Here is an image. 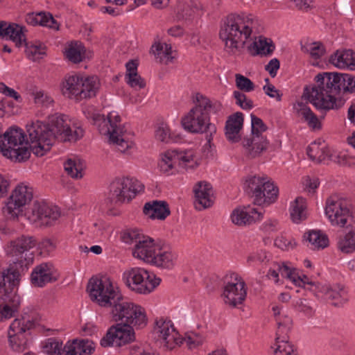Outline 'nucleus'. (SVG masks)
Masks as SVG:
<instances>
[{
  "label": "nucleus",
  "mask_w": 355,
  "mask_h": 355,
  "mask_svg": "<svg viewBox=\"0 0 355 355\" xmlns=\"http://www.w3.org/2000/svg\"><path fill=\"white\" fill-rule=\"evenodd\" d=\"M26 46V54L28 59L35 61L45 54V46L40 42L31 43L23 42Z\"/></svg>",
  "instance_id": "49"
},
{
  "label": "nucleus",
  "mask_w": 355,
  "mask_h": 355,
  "mask_svg": "<svg viewBox=\"0 0 355 355\" xmlns=\"http://www.w3.org/2000/svg\"><path fill=\"white\" fill-rule=\"evenodd\" d=\"M324 291V295L327 299L332 301L331 304L335 306H340L345 304L348 300L347 291L341 286H336L333 288L327 286L321 287Z\"/></svg>",
  "instance_id": "35"
},
{
  "label": "nucleus",
  "mask_w": 355,
  "mask_h": 355,
  "mask_svg": "<svg viewBox=\"0 0 355 355\" xmlns=\"http://www.w3.org/2000/svg\"><path fill=\"white\" fill-rule=\"evenodd\" d=\"M26 215L31 223L49 226L58 219L60 213L57 207L49 206L43 202H35Z\"/></svg>",
  "instance_id": "16"
},
{
  "label": "nucleus",
  "mask_w": 355,
  "mask_h": 355,
  "mask_svg": "<svg viewBox=\"0 0 355 355\" xmlns=\"http://www.w3.org/2000/svg\"><path fill=\"white\" fill-rule=\"evenodd\" d=\"M261 216V213L254 208H248L245 210L236 209L233 211L231 219L234 224L243 226L250 225Z\"/></svg>",
  "instance_id": "30"
},
{
  "label": "nucleus",
  "mask_w": 355,
  "mask_h": 355,
  "mask_svg": "<svg viewBox=\"0 0 355 355\" xmlns=\"http://www.w3.org/2000/svg\"><path fill=\"white\" fill-rule=\"evenodd\" d=\"M291 327L277 326L275 343L274 345L275 355H297L293 346L288 340V334Z\"/></svg>",
  "instance_id": "22"
},
{
  "label": "nucleus",
  "mask_w": 355,
  "mask_h": 355,
  "mask_svg": "<svg viewBox=\"0 0 355 355\" xmlns=\"http://www.w3.org/2000/svg\"><path fill=\"white\" fill-rule=\"evenodd\" d=\"M270 255L268 252L263 250H259L250 254L247 257V262L249 264L256 261L267 263L270 261Z\"/></svg>",
  "instance_id": "59"
},
{
  "label": "nucleus",
  "mask_w": 355,
  "mask_h": 355,
  "mask_svg": "<svg viewBox=\"0 0 355 355\" xmlns=\"http://www.w3.org/2000/svg\"><path fill=\"white\" fill-rule=\"evenodd\" d=\"M33 198V189L25 184L18 185L7 200L2 211L7 217L16 218L21 207L28 203Z\"/></svg>",
  "instance_id": "15"
},
{
  "label": "nucleus",
  "mask_w": 355,
  "mask_h": 355,
  "mask_svg": "<svg viewBox=\"0 0 355 355\" xmlns=\"http://www.w3.org/2000/svg\"><path fill=\"white\" fill-rule=\"evenodd\" d=\"M144 188V186L134 178H116L110 184L107 200L112 205L129 202Z\"/></svg>",
  "instance_id": "10"
},
{
  "label": "nucleus",
  "mask_w": 355,
  "mask_h": 355,
  "mask_svg": "<svg viewBox=\"0 0 355 355\" xmlns=\"http://www.w3.org/2000/svg\"><path fill=\"white\" fill-rule=\"evenodd\" d=\"M309 242L308 246L313 250L323 249L328 245L329 239L327 236L320 231H310L307 236H304Z\"/></svg>",
  "instance_id": "44"
},
{
  "label": "nucleus",
  "mask_w": 355,
  "mask_h": 355,
  "mask_svg": "<svg viewBox=\"0 0 355 355\" xmlns=\"http://www.w3.org/2000/svg\"><path fill=\"white\" fill-rule=\"evenodd\" d=\"M94 350L92 342L88 340L68 341L63 347L65 355H90Z\"/></svg>",
  "instance_id": "31"
},
{
  "label": "nucleus",
  "mask_w": 355,
  "mask_h": 355,
  "mask_svg": "<svg viewBox=\"0 0 355 355\" xmlns=\"http://www.w3.org/2000/svg\"><path fill=\"white\" fill-rule=\"evenodd\" d=\"M78 100L94 97L100 89V81L96 76L81 78Z\"/></svg>",
  "instance_id": "33"
},
{
  "label": "nucleus",
  "mask_w": 355,
  "mask_h": 355,
  "mask_svg": "<svg viewBox=\"0 0 355 355\" xmlns=\"http://www.w3.org/2000/svg\"><path fill=\"white\" fill-rule=\"evenodd\" d=\"M269 180L267 178L260 176H250L245 182V189L247 193L252 195L253 198L264 187Z\"/></svg>",
  "instance_id": "43"
},
{
  "label": "nucleus",
  "mask_w": 355,
  "mask_h": 355,
  "mask_svg": "<svg viewBox=\"0 0 355 355\" xmlns=\"http://www.w3.org/2000/svg\"><path fill=\"white\" fill-rule=\"evenodd\" d=\"M252 44L257 53L260 55L270 54L275 49V46L266 38L260 37L258 40L254 41Z\"/></svg>",
  "instance_id": "53"
},
{
  "label": "nucleus",
  "mask_w": 355,
  "mask_h": 355,
  "mask_svg": "<svg viewBox=\"0 0 355 355\" xmlns=\"http://www.w3.org/2000/svg\"><path fill=\"white\" fill-rule=\"evenodd\" d=\"M303 50L309 53L310 57L314 60H318L325 54V48L320 42H314L306 44Z\"/></svg>",
  "instance_id": "50"
},
{
  "label": "nucleus",
  "mask_w": 355,
  "mask_h": 355,
  "mask_svg": "<svg viewBox=\"0 0 355 355\" xmlns=\"http://www.w3.org/2000/svg\"><path fill=\"white\" fill-rule=\"evenodd\" d=\"M150 52L154 55L156 61L159 63L168 64L173 61L171 44L166 43H155L151 47Z\"/></svg>",
  "instance_id": "37"
},
{
  "label": "nucleus",
  "mask_w": 355,
  "mask_h": 355,
  "mask_svg": "<svg viewBox=\"0 0 355 355\" xmlns=\"http://www.w3.org/2000/svg\"><path fill=\"white\" fill-rule=\"evenodd\" d=\"M0 36L13 41L17 46H21L26 39L22 26L16 24H8L3 21H0Z\"/></svg>",
  "instance_id": "26"
},
{
  "label": "nucleus",
  "mask_w": 355,
  "mask_h": 355,
  "mask_svg": "<svg viewBox=\"0 0 355 355\" xmlns=\"http://www.w3.org/2000/svg\"><path fill=\"white\" fill-rule=\"evenodd\" d=\"M123 279L130 290L139 294L150 293L161 282L160 278L141 268H134L125 272Z\"/></svg>",
  "instance_id": "12"
},
{
  "label": "nucleus",
  "mask_w": 355,
  "mask_h": 355,
  "mask_svg": "<svg viewBox=\"0 0 355 355\" xmlns=\"http://www.w3.org/2000/svg\"><path fill=\"white\" fill-rule=\"evenodd\" d=\"M129 355H157L152 349L142 344H135L129 347Z\"/></svg>",
  "instance_id": "61"
},
{
  "label": "nucleus",
  "mask_w": 355,
  "mask_h": 355,
  "mask_svg": "<svg viewBox=\"0 0 355 355\" xmlns=\"http://www.w3.org/2000/svg\"><path fill=\"white\" fill-rule=\"evenodd\" d=\"M20 274L17 269L9 268L3 275V279L0 282V293L4 294V289L8 291H14L15 287L19 284Z\"/></svg>",
  "instance_id": "39"
},
{
  "label": "nucleus",
  "mask_w": 355,
  "mask_h": 355,
  "mask_svg": "<svg viewBox=\"0 0 355 355\" xmlns=\"http://www.w3.org/2000/svg\"><path fill=\"white\" fill-rule=\"evenodd\" d=\"M33 96L34 103L38 105L48 107L53 103L51 96L44 90H36L33 92Z\"/></svg>",
  "instance_id": "52"
},
{
  "label": "nucleus",
  "mask_w": 355,
  "mask_h": 355,
  "mask_svg": "<svg viewBox=\"0 0 355 355\" xmlns=\"http://www.w3.org/2000/svg\"><path fill=\"white\" fill-rule=\"evenodd\" d=\"M194 206L197 210H202L210 207L213 203V191L210 184L206 182H199L194 188Z\"/></svg>",
  "instance_id": "19"
},
{
  "label": "nucleus",
  "mask_w": 355,
  "mask_h": 355,
  "mask_svg": "<svg viewBox=\"0 0 355 355\" xmlns=\"http://www.w3.org/2000/svg\"><path fill=\"white\" fill-rule=\"evenodd\" d=\"M66 58L73 63H79L85 58V49L80 42H71L65 49Z\"/></svg>",
  "instance_id": "40"
},
{
  "label": "nucleus",
  "mask_w": 355,
  "mask_h": 355,
  "mask_svg": "<svg viewBox=\"0 0 355 355\" xmlns=\"http://www.w3.org/2000/svg\"><path fill=\"white\" fill-rule=\"evenodd\" d=\"M325 215L332 226L338 227H347L353 218L347 200L338 195H332L327 199Z\"/></svg>",
  "instance_id": "11"
},
{
  "label": "nucleus",
  "mask_w": 355,
  "mask_h": 355,
  "mask_svg": "<svg viewBox=\"0 0 355 355\" xmlns=\"http://www.w3.org/2000/svg\"><path fill=\"white\" fill-rule=\"evenodd\" d=\"M265 81L267 83L263 87L265 94L269 97L274 98L277 101H280L282 100V94H281L280 92L273 85L270 83L268 78H266Z\"/></svg>",
  "instance_id": "63"
},
{
  "label": "nucleus",
  "mask_w": 355,
  "mask_h": 355,
  "mask_svg": "<svg viewBox=\"0 0 355 355\" xmlns=\"http://www.w3.org/2000/svg\"><path fill=\"white\" fill-rule=\"evenodd\" d=\"M81 78L78 75L66 76L62 82V92L63 95L69 98L78 100Z\"/></svg>",
  "instance_id": "36"
},
{
  "label": "nucleus",
  "mask_w": 355,
  "mask_h": 355,
  "mask_svg": "<svg viewBox=\"0 0 355 355\" xmlns=\"http://www.w3.org/2000/svg\"><path fill=\"white\" fill-rule=\"evenodd\" d=\"M243 146L248 157L254 158L268 148L269 142L266 136L251 135L243 140Z\"/></svg>",
  "instance_id": "25"
},
{
  "label": "nucleus",
  "mask_w": 355,
  "mask_h": 355,
  "mask_svg": "<svg viewBox=\"0 0 355 355\" xmlns=\"http://www.w3.org/2000/svg\"><path fill=\"white\" fill-rule=\"evenodd\" d=\"M222 297L224 303L231 308L243 304L247 296V288L243 279L236 273L227 274L224 277Z\"/></svg>",
  "instance_id": "13"
},
{
  "label": "nucleus",
  "mask_w": 355,
  "mask_h": 355,
  "mask_svg": "<svg viewBox=\"0 0 355 355\" xmlns=\"http://www.w3.org/2000/svg\"><path fill=\"white\" fill-rule=\"evenodd\" d=\"M0 294V322H3L15 316L20 304V299L16 292L6 289H4V294Z\"/></svg>",
  "instance_id": "18"
},
{
  "label": "nucleus",
  "mask_w": 355,
  "mask_h": 355,
  "mask_svg": "<svg viewBox=\"0 0 355 355\" xmlns=\"http://www.w3.org/2000/svg\"><path fill=\"white\" fill-rule=\"evenodd\" d=\"M37 245L35 237L21 235L10 241L6 247L7 254L13 258L15 263L21 266H27L33 261L34 254L31 250Z\"/></svg>",
  "instance_id": "14"
},
{
  "label": "nucleus",
  "mask_w": 355,
  "mask_h": 355,
  "mask_svg": "<svg viewBox=\"0 0 355 355\" xmlns=\"http://www.w3.org/2000/svg\"><path fill=\"white\" fill-rule=\"evenodd\" d=\"M155 137L157 140L164 143H168L173 141L170 132V129L166 125L164 124H162L156 129Z\"/></svg>",
  "instance_id": "60"
},
{
  "label": "nucleus",
  "mask_w": 355,
  "mask_h": 355,
  "mask_svg": "<svg viewBox=\"0 0 355 355\" xmlns=\"http://www.w3.org/2000/svg\"><path fill=\"white\" fill-rule=\"evenodd\" d=\"M315 80L316 85L305 92L302 98L306 97L319 110L338 109L343 105L338 95L355 92V76L351 74L324 72L318 73Z\"/></svg>",
  "instance_id": "3"
},
{
  "label": "nucleus",
  "mask_w": 355,
  "mask_h": 355,
  "mask_svg": "<svg viewBox=\"0 0 355 355\" xmlns=\"http://www.w3.org/2000/svg\"><path fill=\"white\" fill-rule=\"evenodd\" d=\"M58 276L51 264L42 263L37 266L31 275V280L35 286L42 287L46 284L55 282Z\"/></svg>",
  "instance_id": "20"
},
{
  "label": "nucleus",
  "mask_w": 355,
  "mask_h": 355,
  "mask_svg": "<svg viewBox=\"0 0 355 355\" xmlns=\"http://www.w3.org/2000/svg\"><path fill=\"white\" fill-rule=\"evenodd\" d=\"M83 164L80 159H69L64 163V170L72 178L80 179L83 177Z\"/></svg>",
  "instance_id": "48"
},
{
  "label": "nucleus",
  "mask_w": 355,
  "mask_h": 355,
  "mask_svg": "<svg viewBox=\"0 0 355 355\" xmlns=\"http://www.w3.org/2000/svg\"><path fill=\"white\" fill-rule=\"evenodd\" d=\"M337 245L339 250L345 254L355 252V227L352 228L348 232L340 236Z\"/></svg>",
  "instance_id": "46"
},
{
  "label": "nucleus",
  "mask_w": 355,
  "mask_h": 355,
  "mask_svg": "<svg viewBox=\"0 0 355 355\" xmlns=\"http://www.w3.org/2000/svg\"><path fill=\"white\" fill-rule=\"evenodd\" d=\"M87 291L93 302L104 307L113 308L123 298L119 288L107 277L91 278L87 284Z\"/></svg>",
  "instance_id": "7"
},
{
  "label": "nucleus",
  "mask_w": 355,
  "mask_h": 355,
  "mask_svg": "<svg viewBox=\"0 0 355 355\" xmlns=\"http://www.w3.org/2000/svg\"><path fill=\"white\" fill-rule=\"evenodd\" d=\"M43 349L44 352L49 355H61L63 352L62 342L55 338H49Z\"/></svg>",
  "instance_id": "51"
},
{
  "label": "nucleus",
  "mask_w": 355,
  "mask_h": 355,
  "mask_svg": "<svg viewBox=\"0 0 355 355\" xmlns=\"http://www.w3.org/2000/svg\"><path fill=\"white\" fill-rule=\"evenodd\" d=\"M258 21L252 15L230 14L221 22L219 37L229 53H236L252 40Z\"/></svg>",
  "instance_id": "4"
},
{
  "label": "nucleus",
  "mask_w": 355,
  "mask_h": 355,
  "mask_svg": "<svg viewBox=\"0 0 355 355\" xmlns=\"http://www.w3.org/2000/svg\"><path fill=\"white\" fill-rule=\"evenodd\" d=\"M278 193V188L273 182L268 181L264 187L255 196L254 202L258 205H269L277 200Z\"/></svg>",
  "instance_id": "32"
},
{
  "label": "nucleus",
  "mask_w": 355,
  "mask_h": 355,
  "mask_svg": "<svg viewBox=\"0 0 355 355\" xmlns=\"http://www.w3.org/2000/svg\"><path fill=\"white\" fill-rule=\"evenodd\" d=\"M272 268L277 272L278 276H279L280 274L282 277L287 278L289 280L291 277H292V273L294 269L288 266L284 263L275 262L272 264Z\"/></svg>",
  "instance_id": "62"
},
{
  "label": "nucleus",
  "mask_w": 355,
  "mask_h": 355,
  "mask_svg": "<svg viewBox=\"0 0 355 355\" xmlns=\"http://www.w3.org/2000/svg\"><path fill=\"white\" fill-rule=\"evenodd\" d=\"M175 156L176 150H166L160 155L158 166L162 173H173V169L178 166Z\"/></svg>",
  "instance_id": "38"
},
{
  "label": "nucleus",
  "mask_w": 355,
  "mask_h": 355,
  "mask_svg": "<svg viewBox=\"0 0 355 355\" xmlns=\"http://www.w3.org/2000/svg\"><path fill=\"white\" fill-rule=\"evenodd\" d=\"M291 218L298 223L306 218V205L305 199L302 197H297L292 203L290 210Z\"/></svg>",
  "instance_id": "41"
},
{
  "label": "nucleus",
  "mask_w": 355,
  "mask_h": 355,
  "mask_svg": "<svg viewBox=\"0 0 355 355\" xmlns=\"http://www.w3.org/2000/svg\"><path fill=\"white\" fill-rule=\"evenodd\" d=\"M30 149L37 157L43 156L57 139L60 141H76L83 136V130L73 125L69 117L55 114L49 118L47 124L36 121L27 126Z\"/></svg>",
  "instance_id": "1"
},
{
  "label": "nucleus",
  "mask_w": 355,
  "mask_h": 355,
  "mask_svg": "<svg viewBox=\"0 0 355 355\" xmlns=\"http://www.w3.org/2000/svg\"><path fill=\"white\" fill-rule=\"evenodd\" d=\"M196 100L200 104L204 111H211L216 114H223V107L222 103L218 101H211L205 96L198 94Z\"/></svg>",
  "instance_id": "47"
},
{
  "label": "nucleus",
  "mask_w": 355,
  "mask_h": 355,
  "mask_svg": "<svg viewBox=\"0 0 355 355\" xmlns=\"http://www.w3.org/2000/svg\"><path fill=\"white\" fill-rule=\"evenodd\" d=\"M177 164L182 168H193L198 165L196 153L189 149L182 151L176 150Z\"/></svg>",
  "instance_id": "45"
},
{
  "label": "nucleus",
  "mask_w": 355,
  "mask_h": 355,
  "mask_svg": "<svg viewBox=\"0 0 355 355\" xmlns=\"http://www.w3.org/2000/svg\"><path fill=\"white\" fill-rule=\"evenodd\" d=\"M113 320L120 323L112 326L101 340L103 347H120L135 338L133 327L143 328L147 324L145 310L140 305L125 300L119 301L112 309Z\"/></svg>",
  "instance_id": "2"
},
{
  "label": "nucleus",
  "mask_w": 355,
  "mask_h": 355,
  "mask_svg": "<svg viewBox=\"0 0 355 355\" xmlns=\"http://www.w3.org/2000/svg\"><path fill=\"white\" fill-rule=\"evenodd\" d=\"M24 134L20 128H10L3 136H0V152L15 162L27 160L31 151L27 144L24 146Z\"/></svg>",
  "instance_id": "8"
},
{
  "label": "nucleus",
  "mask_w": 355,
  "mask_h": 355,
  "mask_svg": "<svg viewBox=\"0 0 355 355\" xmlns=\"http://www.w3.org/2000/svg\"><path fill=\"white\" fill-rule=\"evenodd\" d=\"M236 85L242 92H250L255 88L254 84L248 78L240 74L235 75Z\"/></svg>",
  "instance_id": "56"
},
{
  "label": "nucleus",
  "mask_w": 355,
  "mask_h": 355,
  "mask_svg": "<svg viewBox=\"0 0 355 355\" xmlns=\"http://www.w3.org/2000/svg\"><path fill=\"white\" fill-rule=\"evenodd\" d=\"M273 313L276 317L277 326H284L291 327L292 326V320L288 316L284 311H282V307L279 306H273L272 308Z\"/></svg>",
  "instance_id": "55"
},
{
  "label": "nucleus",
  "mask_w": 355,
  "mask_h": 355,
  "mask_svg": "<svg viewBox=\"0 0 355 355\" xmlns=\"http://www.w3.org/2000/svg\"><path fill=\"white\" fill-rule=\"evenodd\" d=\"M176 259L177 255L174 252L159 245L150 264L159 268L171 269L175 266Z\"/></svg>",
  "instance_id": "29"
},
{
  "label": "nucleus",
  "mask_w": 355,
  "mask_h": 355,
  "mask_svg": "<svg viewBox=\"0 0 355 355\" xmlns=\"http://www.w3.org/2000/svg\"><path fill=\"white\" fill-rule=\"evenodd\" d=\"M329 151L324 143L313 142L307 148V155L309 158L318 163L324 160L329 156Z\"/></svg>",
  "instance_id": "42"
},
{
  "label": "nucleus",
  "mask_w": 355,
  "mask_h": 355,
  "mask_svg": "<svg viewBox=\"0 0 355 355\" xmlns=\"http://www.w3.org/2000/svg\"><path fill=\"white\" fill-rule=\"evenodd\" d=\"M143 211L149 218L158 220H164L170 214L167 202L159 200L146 202Z\"/></svg>",
  "instance_id": "28"
},
{
  "label": "nucleus",
  "mask_w": 355,
  "mask_h": 355,
  "mask_svg": "<svg viewBox=\"0 0 355 355\" xmlns=\"http://www.w3.org/2000/svg\"><path fill=\"white\" fill-rule=\"evenodd\" d=\"M233 96L236 99V104L243 110H250L253 107L252 101L241 91H234Z\"/></svg>",
  "instance_id": "58"
},
{
  "label": "nucleus",
  "mask_w": 355,
  "mask_h": 355,
  "mask_svg": "<svg viewBox=\"0 0 355 355\" xmlns=\"http://www.w3.org/2000/svg\"><path fill=\"white\" fill-rule=\"evenodd\" d=\"M92 121L98 126L100 133L107 136L108 142L114 145L120 153H125L132 147V143L128 140L126 130L121 124V117L116 112H110L106 117L94 114Z\"/></svg>",
  "instance_id": "5"
},
{
  "label": "nucleus",
  "mask_w": 355,
  "mask_h": 355,
  "mask_svg": "<svg viewBox=\"0 0 355 355\" xmlns=\"http://www.w3.org/2000/svg\"><path fill=\"white\" fill-rule=\"evenodd\" d=\"M126 83L132 88L141 89L146 87L145 80L137 73V63L134 60H130L125 64Z\"/></svg>",
  "instance_id": "34"
},
{
  "label": "nucleus",
  "mask_w": 355,
  "mask_h": 355,
  "mask_svg": "<svg viewBox=\"0 0 355 355\" xmlns=\"http://www.w3.org/2000/svg\"><path fill=\"white\" fill-rule=\"evenodd\" d=\"M252 135L254 136H263V133L267 130L266 125L257 116L251 114Z\"/></svg>",
  "instance_id": "57"
},
{
  "label": "nucleus",
  "mask_w": 355,
  "mask_h": 355,
  "mask_svg": "<svg viewBox=\"0 0 355 355\" xmlns=\"http://www.w3.org/2000/svg\"><path fill=\"white\" fill-rule=\"evenodd\" d=\"M293 306L297 311L306 314H311L313 312V308L310 302L306 299L299 298L294 300Z\"/></svg>",
  "instance_id": "64"
},
{
  "label": "nucleus",
  "mask_w": 355,
  "mask_h": 355,
  "mask_svg": "<svg viewBox=\"0 0 355 355\" xmlns=\"http://www.w3.org/2000/svg\"><path fill=\"white\" fill-rule=\"evenodd\" d=\"M243 124V115L241 112H236L228 117L225 123V135L229 141L236 143L241 139L240 131Z\"/></svg>",
  "instance_id": "24"
},
{
  "label": "nucleus",
  "mask_w": 355,
  "mask_h": 355,
  "mask_svg": "<svg viewBox=\"0 0 355 355\" xmlns=\"http://www.w3.org/2000/svg\"><path fill=\"white\" fill-rule=\"evenodd\" d=\"M153 331L157 339L167 349H172L175 345L182 343L192 349L202 345L204 340L202 336L194 332L185 334L182 339L178 338V334L175 331L173 323L163 318L156 320Z\"/></svg>",
  "instance_id": "6"
},
{
  "label": "nucleus",
  "mask_w": 355,
  "mask_h": 355,
  "mask_svg": "<svg viewBox=\"0 0 355 355\" xmlns=\"http://www.w3.org/2000/svg\"><path fill=\"white\" fill-rule=\"evenodd\" d=\"M145 236L138 230L130 229L123 232L121 239L125 243L135 245L138 244L139 240L144 239Z\"/></svg>",
  "instance_id": "54"
},
{
  "label": "nucleus",
  "mask_w": 355,
  "mask_h": 355,
  "mask_svg": "<svg viewBox=\"0 0 355 355\" xmlns=\"http://www.w3.org/2000/svg\"><path fill=\"white\" fill-rule=\"evenodd\" d=\"M158 246L153 239L146 236L144 239L139 240L138 244H135L132 254L135 258L150 264L158 250Z\"/></svg>",
  "instance_id": "21"
},
{
  "label": "nucleus",
  "mask_w": 355,
  "mask_h": 355,
  "mask_svg": "<svg viewBox=\"0 0 355 355\" xmlns=\"http://www.w3.org/2000/svg\"><path fill=\"white\" fill-rule=\"evenodd\" d=\"M329 62L339 69H355V53L350 49L338 50L329 58Z\"/></svg>",
  "instance_id": "27"
},
{
  "label": "nucleus",
  "mask_w": 355,
  "mask_h": 355,
  "mask_svg": "<svg viewBox=\"0 0 355 355\" xmlns=\"http://www.w3.org/2000/svg\"><path fill=\"white\" fill-rule=\"evenodd\" d=\"M34 326V323L25 318L15 319L8 330L10 347L16 352H22L26 347L27 338L25 333Z\"/></svg>",
  "instance_id": "17"
},
{
  "label": "nucleus",
  "mask_w": 355,
  "mask_h": 355,
  "mask_svg": "<svg viewBox=\"0 0 355 355\" xmlns=\"http://www.w3.org/2000/svg\"><path fill=\"white\" fill-rule=\"evenodd\" d=\"M293 110L295 114L306 122L310 128L314 130L321 129L319 119L311 111L306 101L304 102L302 99L297 101L293 105Z\"/></svg>",
  "instance_id": "23"
},
{
  "label": "nucleus",
  "mask_w": 355,
  "mask_h": 355,
  "mask_svg": "<svg viewBox=\"0 0 355 355\" xmlns=\"http://www.w3.org/2000/svg\"><path fill=\"white\" fill-rule=\"evenodd\" d=\"M181 124L187 131L207 135V140L210 143L212 135L216 132V125L211 123L209 112L204 111L198 100L196 105L182 118Z\"/></svg>",
  "instance_id": "9"
}]
</instances>
